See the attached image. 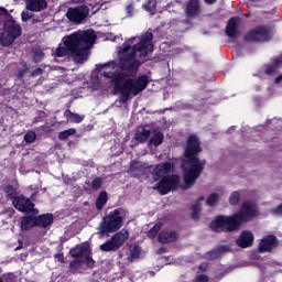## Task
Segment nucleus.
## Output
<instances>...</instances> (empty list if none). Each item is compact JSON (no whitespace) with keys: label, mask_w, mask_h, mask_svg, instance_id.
Instances as JSON below:
<instances>
[{"label":"nucleus","mask_w":282,"mask_h":282,"mask_svg":"<svg viewBox=\"0 0 282 282\" xmlns=\"http://www.w3.org/2000/svg\"><path fill=\"white\" fill-rule=\"evenodd\" d=\"M153 33L145 32L143 36L139 40L137 44L132 47L129 44H126L119 53V67L123 74H118L115 77L113 89L116 94H120L119 101L121 105L129 102L131 96H138L133 86V79L131 76L138 74L140 69V61L135 57L139 53V58L141 61H149V54L153 52ZM127 78V79H126Z\"/></svg>","instance_id":"1"},{"label":"nucleus","mask_w":282,"mask_h":282,"mask_svg":"<svg viewBox=\"0 0 282 282\" xmlns=\"http://www.w3.org/2000/svg\"><path fill=\"white\" fill-rule=\"evenodd\" d=\"M203 152L204 148H202L199 137L191 134L186 140L183 156L180 159L183 184H178V188H182V191L193 188L197 184V180L204 174L206 159H199Z\"/></svg>","instance_id":"2"},{"label":"nucleus","mask_w":282,"mask_h":282,"mask_svg":"<svg viewBox=\"0 0 282 282\" xmlns=\"http://www.w3.org/2000/svg\"><path fill=\"white\" fill-rule=\"evenodd\" d=\"M257 217V206L251 200H245L240 209L232 215H217L210 221L209 228L213 232H239L243 224Z\"/></svg>","instance_id":"3"},{"label":"nucleus","mask_w":282,"mask_h":282,"mask_svg":"<svg viewBox=\"0 0 282 282\" xmlns=\"http://www.w3.org/2000/svg\"><path fill=\"white\" fill-rule=\"evenodd\" d=\"M64 46H58L55 50V56L57 58H64V56H72L75 63L83 64L87 61V48L83 47L78 33L74 32L69 35H65L62 39Z\"/></svg>","instance_id":"4"},{"label":"nucleus","mask_w":282,"mask_h":282,"mask_svg":"<svg viewBox=\"0 0 282 282\" xmlns=\"http://www.w3.org/2000/svg\"><path fill=\"white\" fill-rule=\"evenodd\" d=\"M127 217V210L120 207L109 213V215L102 217V221L97 228L98 239H105L112 232H118L122 228V221Z\"/></svg>","instance_id":"5"},{"label":"nucleus","mask_w":282,"mask_h":282,"mask_svg":"<svg viewBox=\"0 0 282 282\" xmlns=\"http://www.w3.org/2000/svg\"><path fill=\"white\" fill-rule=\"evenodd\" d=\"M0 32H2V47H10L14 43V40L23 34L21 24L17 23V20L12 18L4 21Z\"/></svg>","instance_id":"6"},{"label":"nucleus","mask_w":282,"mask_h":282,"mask_svg":"<svg viewBox=\"0 0 282 282\" xmlns=\"http://www.w3.org/2000/svg\"><path fill=\"white\" fill-rule=\"evenodd\" d=\"M129 239V230L122 229L111 236L109 240L99 246L101 252H118Z\"/></svg>","instance_id":"7"},{"label":"nucleus","mask_w":282,"mask_h":282,"mask_svg":"<svg viewBox=\"0 0 282 282\" xmlns=\"http://www.w3.org/2000/svg\"><path fill=\"white\" fill-rule=\"evenodd\" d=\"M272 35L270 29L263 25H258L253 30L247 32L243 36L245 43H270Z\"/></svg>","instance_id":"8"},{"label":"nucleus","mask_w":282,"mask_h":282,"mask_svg":"<svg viewBox=\"0 0 282 282\" xmlns=\"http://www.w3.org/2000/svg\"><path fill=\"white\" fill-rule=\"evenodd\" d=\"M89 17V7L79 4L77 7H69L66 12V19L70 23H83Z\"/></svg>","instance_id":"9"},{"label":"nucleus","mask_w":282,"mask_h":282,"mask_svg":"<svg viewBox=\"0 0 282 282\" xmlns=\"http://www.w3.org/2000/svg\"><path fill=\"white\" fill-rule=\"evenodd\" d=\"M177 186V174L163 176L160 182L153 187L160 195H169L173 188Z\"/></svg>","instance_id":"10"},{"label":"nucleus","mask_w":282,"mask_h":282,"mask_svg":"<svg viewBox=\"0 0 282 282\" xmlns=\"http://www.w3.org/2000/svg\"><path fill=\"white\" fill-rule=\"evenodd\" d=\"M76 32L82 47L86 48V58H88L89 48L94 47V43H96V39H98V36L96 35V32L94 30H79Z\"/></svg>","instance_id":"11"},{"label":"nucleus","mask_w":282,"mask_h":282,"mask_svg":"<svg viewBox=\"0 0 282 282\" xmlns=\"http://www.w3.org/2000/svg\"><path fill=\"white\" fill-rule=\"evenodd\" d=\"M129 173L132 175V177H142L143 180H147V177L151 175V165L140 161H132L130 164Z\"/></svg>","instance_id":"12"},{"label":"nucleus","mask_w":282,"mask_h":282,"mask_svg":"<svg viewBox=\"0 0 282 282\" xmlns=\"http://www.w3.org/2000/svg\"><path fill=\"white\" fill-rule=\"evenodd\" d=\"M99 74L100 76H104V78H110L113 85L116 83V76H118V74H124V72H118V62L112 61L104 64L99 68Z\"/></svg>","instance_id":"13"},{"label":"nucleus","mask_w":282,"mask_h":282,"mask_svg":"<svg viewBox=\"0 0 282 282\" xmlns=\"http://www.w3.org/2000/svg\"><path fill=\"white\" fill-rule=\"evenodd\" d=\"M12 205L14 209L20 213H32L34 210V203L23 194L18 195L17 198L12 200Z\"/></svg>","instance_id":"14"},{"label":"nucleus","mask_w":282,"mask_h":282,"mask_svg":"<svg viewBox=\"0 0 282 282\" xmlns=\"http://www.w3.org/2000/svg\"><path fill=\"white\" fill-rule=\"evenodd\" d=\"M280 243L281 242L276 236L268 235L259 241L258 252H272L274 248H279Z\"/></svg>","instance_id":"15"},{"label":"nucleus","mask_w":282,"mask_h":282,"mask_svg":"<svg viewBox=\"0 0 282 282\" xmlns=\"http://www.w3.org/2000/svg\"><path fill=\"white\" fill-rule=\"evenodd\" d=\"M171 169H173V165L169 161L156 164L151 171L154 182H159V180H162V177L169 176Z\"/></svg>","instance_id":"16"},{"label":"nucleus","mask_w":282,"mask_h":282,"mask_svg":"<svg viewBox=\"0 0 282 282\" xmlns=\"http://www.w3.org/2000/svg\"><path fill=\"white\" fill-rule=\"evenodd\" d=\"M239 23H241V18L239 17H232L228 20L225 33L229 39L239 36Z\"/></svg>","instance_id":"17"},{"label":"nucleus","mask_w":282,"mask_h":282,"mask_svg":"<svg viewBox=\"0 0 282 282\" xmlns=\"http://www.w3.org/2000/svg\"><path fill=\"white\" fill-rule=\"evenodd\" d=\"M238 248H251L254 245V234L250 230H243L240 232L236 240Z\"/></svg>","instance_id":"18"},{"label":"nucleus","mask_w":282,"mask_h":282,"mask_svg":"<svg viewBox=\"0 0 282 282\" xmlns=\"http://www.w3.org/2000/svg\"><path fill=\"white\" fill-rule=\"evenodd\" d=\"M185 14L187 19H197L202 14L199 0H188L186 3Z\"/></svg>","instance_id":"19"},{"label":"nucleus","mask_w":282,"mask_h":282,"mask_svg":"<svg viewBox=\"0 0 282 282\" xmlns=\"http://www.w3.org/2000/svg\"><path fill=\"white\" fill-rule=\"evenodd\" d=\"M26 10L30 12H43L47 10V0H25Z\"/></svg>","instance_id":"20"},{"label":"nucleus","mask_w":282,"mask_h":282,"mask_svg":"<svg viewBox=\"0 0 282 282\" xmlns=\"http://www.w3.org/2000/svg\"><path fill=\"white\" fill-rule=\"evenodd\" d=\"M177 239V231L163 229L159 232L158 241L160 243H173Z\"/></svg>","instance_id":"21"},{"label":"nucleus","mask_w":282,"mask_h":282,"mask_svg":"<svg viewBox=\"0 0 282 282\" xmlns=\"http://www.w3.org/2000/svg\"><path fill=\"white\" fill-rule=\"evenodd\" d=\"M132 86L134 87V93L142 94L147 87H149V77L147 75H141L135 79H132Z\"/></svg>","instance_id":"22"},{"label":"nucleus","mask_w":282,"mask_h":282,"mask_svg":"<svg viewBox=\"0 0 282 282\" xmlns=\"http://www.w3.org/2000/svg\"><path fill=\"white\" fill-rule=\"evenodd\" d=\"M54 224V215L43 214L35 217V225L37 228H47Z\"/></svg>","instance_id":"23"},{"label":"nucleus","mask_w":282,"mask_h":282,"mask_svg":"<svg viewBox=\"0 0 282 282\" xmlns=\"http://www.w3.org/2000/svg\"><path fill=\"white\" fill-rule=\"evenodd\" d=\"M20 228L23 231L32 230L36 228V216H24L21 218Z\"/></svg>","instance_id":"24"},{"label":"nucleus","mask_w":282,"mask_h":282,"mask_svg":"<svg viewBox=\"0 0 282 282\" xmlns=\"http://www.w3.org/2000/svg\"><path fill=\"white\" fill-rule=\"evenodd\" d=\"M149 138H151V130H147L144 127H139L137 129L134 140L139 142V144H144Z\"/></svg>","instance_id":"25"},{"label":"nucleus","mask_w":282,"mask_h":282,"mask_svg":"<svg viewBox=\"0 0 282 282\" xmlns=\"http://www.w3.org/2000/svg\"><path fill=\"white\" fill-rule=\"evenodd\" d=\"M3 193H4V197L7 199H11L13 202V199H17L19 196V187L14 186V185H4L2 188Z\"/></svg>","instance_id":"26"},{"label":"nucleus","mask_w":282,"mask_h":282,"mask_svg":"<svg viewBox=\"0 0 282 282\" xmlns=\"http://www.w3.org/2000/svg\"><path fill=\"white\" fill-rule=\"evenodd\" d=\"M89 247L77 245L75 248H72L69 250V254L73 259H80L85 254V252H88Z\"/></svg>","instance_id":"27"},{"label":"nucleus","mask_w":282,"mask_h":282,"mask_svg":"<svg viewBox=\"0 0 282 282\" xmlns=\"http://www.w3.org/2000/svg\"><path fill=\"white\" fill-rule=\"evenodd\" d=\"M64 117L66 118V120H68V122H75L76 124H80V122H83V120H85V116L74 113L69 109H66L64 111Z\"/></svg>","instance_id":"28"},{"label":"nucleus","mask_w":282,"mask_h":282,"mask_svg":"<svg viewBox=\"0 0 282 282\" xmlns=\"http://www.w3.org/2000/svg\"><path fill=\"white\" fill-rule=\"evenodd\" d=\"M164 142V133L162 131H154L153 135L149 140V144L152 147H160Z\"/></svg>","instance_id":"29"},{"label":"nucleus","mask_w":282,"mask_h":282,"mask_svg":"<svg viewBox=\"0 0 282 282\" xmlns=\"http://www.w3.org/2000/svg\"><path fill=\"white\" fill-rule=\"evenodd\" d=\"M108 199L107 193L105 191L100 192L95 204L97 210H102V207L107 204Z\"/></svg>","instance_id":"30"},{"label":"nucleus","mask_w":282,"mask_h":282,"mask_svg":"<svg viewBox=\"0 0 282 282\" xmlns=\"http://www.w3.org/2000/svg\"><path fill=\"white\" fill-rule=\"evenodd\" d=\"M75 133H76V129L70 128L68 130H64V131L58 132L57 138L62 142H65V141L69 140V137L74 135Z\"/></svg>","instance_id":"31"},{"label":"nucleus","mask_w":282,"mask_h":282,"mask_svg":"<svg viewBox=\"0 0 282 282\" xmlns=\"http://www.w3.org/2000/svg\"><path fill=\"white\" fill-rule=\"evenodd\" d=\"M143 10L150 12V14H155V10H158V0H148L143 4Z\"/></svg>","instance_id":"32"},{"label":"nucleus","mask_w":282,"mask_h":282,"mask_svg":"<svg viewBox=\"0 0 282 282\" xmlns=\"http://www.w3.org/2000/svg\"><path fill=\"white\" fill-rule=\"evenodd\" d=\"M192 219H202V203L192 205Z\"/></svg>","instance_id":"33"},{"label":"nucleus","mask_w":282,"mask_h":282,"mask_svg":"<svg viewBox=\"0 0 282 282\" xmlns=\"http://www.w3.org/2000/svg\"><path fill=\"white\" fill-rule=\"evenodd\" d=\"M160 230H162V224L158 223L148 231L149 239H155L160 235Z\"/></svg>","instance_id":"34"},{"label":"nucleus","mask_w":282,"mask_h":282,"mask_svg":"<svg viewBox=\"0 0 282 282\" xmlns=\"http://www.w3.org/2000/svg\"><path fill=\"white\" fill-rule=\"evenodd\" d=\"M241 202V194L238 191H235L229 196L230 206H237Z\"/></svg>","instance_id":"35"},{"label":"nucleus","mask_w":282,"mask_h":282,"mask_svg":"<svg viewBox=\"0 0 282 282\" xmlns=\"http://www.w3.org/2000/svg\"><path fill=\"white\" fill-rule=\"evenodd\" d=\"M24 142L26 144H34L36 142V132L34 130H30L24 134Z\"/></svg>","instance_id":"36"},{"label":"nucleus","mask_w":282,"mask_h":282,"mask_svg":"<svg viewBox=\"0 0 282 282\" xmlns=\"http://www.w3.org/2000/svg\"><path fill=\"white\" fill-rule=\"evenodd\" d=\"M134 12H135V2L133 0H130L126 6V14L127 17L131 18L133 17Z\"/></svg>","instance_id":"37"},{"label":"nucleus","mask_w":282,"mask_h":282,"mask_svg":"<svg viewBox=\"0 0 282 282\" xmlns=\"http://www.w3.org/2000/svg\"><path fill=\"white\" fill-rule=\"evenodd\" d=\"M218 202H219V194L218 193L210 194L206 199L207 206H215V204H217Z\"/></svg>","instance_id":"38"},{"label":"nucleus","mask_w":282,"mask_h":282,"mask_svg":"<svg viewBox=\"0 0 282 282\" xmlns=\"http://www.w3.org/2000/svg\"><path fill=\"white\" fill-rule=\"evenodd\" d=\"M83 263H84L83 259L75 258L74 260H72L69 262V268H70V270H78L79 268L83 267Z\"/></svg>","instance_id":"39"},{"label":"nucleus","mask_w":282,"mask_h":282,"mask_svg":"<svg viewBox=\"0 0 282 282\" xmlns=\"http://www.w3.org/2000/svg\"><path fill=\"white\" fill-rule=\"evenodd\" d=\"M91 188L93 191H100L102 188V178L97 176L91 182Z\"/></svg>","instance_id":"40"},{"label":"nucleus","mask_w":282,"mask_h":282,"mask_svg":"<svg viewBox=\"0 0 282 282\" xmlns=\"http://www.w3.org/2000/svg\"><path fill=\"white\" fill-rule=\"evenodd\" d=\"M130 258L140 259V246H133L130 248Z\"/></svg>","instance_id":"41"},{"label":"nucleus","mask_w":282,"mask_h":282,"mask_svg":"<svg viewBox=\"0 0 282 282\" xmlns=\"http://www.w3.org/2000/svg\"><path fill=\"white\" fill-rule=\"evenodd\" d=\"M216 251L218 252V256L221 257V254L226 252H230V246L228 245H220L216 247Z\"/></svg>","instance_id":"42"},{"label":"nucleus","mask_w":282,"mask_h":282,"mask_svg":"<svg viewBox=\"0 0 282 282\" xmlns=\"http://www.w3.org/2000/svg\"><path fill=\"white\" fill-rule=\"evenodd\" d=\"M206 256L212 261H215V260L219 259V253H218L216 248L212 249L210 251H207Z\"/></svg>","instance_id":"43"},{"label":"nucleus","mask_w":282,"mask_h":282,"mask_svg":"<svg viewBox=\"0 0 282 282\" xmlns=\"http://www.w3.org/2000/svg\"><path fill=\"white\" fill-rule=\"evenodd\" d=\"M28 72H30V68H28L26 65H24L22 68H19L18 73H17L18 80H21L23 78V76H25V74H28Z\"/></svg>","instance_id":"44"},{"label":"nucleus","mask_w":282,"mask_h":282,"mask_svg":"<svg viewBox=\"0 0 282 282\" xmlns=\"http://www.w3.org/2000/svg\"><path fill=\"white\" fill-rule=\"evenodd\" d=\"M264 73L267 74V76H274V75H276V65H272V64L268 65L265 67Z\"/></svg>","instance_id":"45"},{"label":"nucleus","mask_w":282,"mask_h":282,"mask_svg":"<svg viewBox=\"0 0 282 282\" xmlns=\"http://www.w3.org/2000/svg\"><path fill=\"white\" fill-rule=\"evenodd\" d=\"M32 17H34V13H30L28 11H22V13H21V20L23 23H28V21H30V19H32Z\"/></svg>","instance_id":"46"},{"label":"nucleus","mask_w":282,"mask_h":282,"mask_svg":"<svg viewBox=\"0 0 282 282\" xmlns=\"http://www.w3.org/2000/svg\"><path fill=\"white\" fill-rule=\"evenodd\" d=\"M85 261H86L87 268H94V265L96 264V261H94V258H91L90 253L85 256Z\"/></svg>","instance_id":"47"},{"label":"nucleus","mask_w":282,"mask_h":282,"mask_svg":"<svg viewBox=\"0 0 282 282\" xmlns=\"http://www.w3.org/2000/svg\"><path fill=\"white\" fill-rule=\"evenodd\" d=\"M210 279L206 274H197L193 282H209Z\"/></svg>","instance_id":"48"},{"label":"nucleus","mask_w":282,"mask_h":282,"mask_svg":"<svg viewBox=\"0 0 282 282\" xmlns=\"http://www.w3.org/2000/svg\"><path fill=\"white\" fill-rule=\"evenodd\" d=\"M272 215H275L276 217H282V204L278 205L271 210Z\"/></svg>","instance_id":"49"},{"label":"nucleus","mask_w":282,"mask_h":282,"mask_svg":"<svg viewBox=\"0 0 282 282\" xmlns=\"http://www.w3.org/2000/svg\"><path fill=\"white\" fill-rule=\"evenodd\" d=\"M54 259H56L59 263H65V253H63V251H58L54 256Z\"/></svg>","instance_id":"50"},{"label":"nucleus","mask_w":282,"mask_h":282,"mask_svg":"<svg viewBox=\"0 0 282 282\" xmlns=\"http://www.w3.org/2000/svg\"><path fill=\"white\" fill-rule=\"evenodd\" d=\"M32 19V23H43L44 21V18L43 15H36L33 13V17L31 18Z\"/></svg>","instance_id":"51"},{"label":"nucleus","mask_w":282,"mask_h":282,"mask_svg":"<svg viewBox=\"0 0 282 282\" xmlns=\"http://www.w3.org/2000/svg\"><path fill=\"white\" fill-rule=\"evenodd\" d=\"M43 74V68L37 67L35 69L32 70L31 73V77L32 78H36V76H41Z\"/></svg>","instance_id":"52"},{"label":"nucleus","mask_w":282,"mask_h":282,"mask_svg":"<svg viewBox=\"0 0 282 282\" xmlns=\"http://www.w3.org/2000/svg\"><path fill=\"white\" fill-rule=\"evenodd\" d=\"M198 270H200V272H207L208 271V262H202L198 265Z\"/></svg>","instance_id":"53"},{"label":"nucleus","mask_w":282,"mask_h":282,"mask_svg":"<svg viewBox=\"0 0 282 282\" xmlns=\"http://www.w3.org/2000/svg\"><path fill=\"white\" fill-rule=\"evenodd\" d=\"M207 6H215L217 3V0H204Z\"/></svg>","instance_id":"54"},{"label":"nucleus","mask_w":282,"mask_h":282,"mask_svg":"<svg viewBox=\"0 0 282 282\" xmlns=\"http://www.w3.org/2000/svg\"><path fill=\"white\" fill-rule=\"evenodd\" d=\"M280 64H281V59H279V58H274L273 59V64L272 65H275V67H279Z\"/></svg>","instance_id":"55"},{"label":"nucleus","mask_w":282,"mask_h":282,"mask_svg":"<svg viewBox=\"0 0 282 282\" xmlns=\"http://www.w3.org/2000/svg\"><path fill=\"white\" fill-rule=\"evenodd\" d=\"M274 83L276 85H279L280 83H282V75L278 76L275 79H274Z\"/></svg>","instance_id":"56"},{"label":"nucleus","mask_w":282,"mask_h":282,"mask_svg":"<svg viewBox=\"0 0 282 282\" xmlns=\"http://www.w3.org/2000/svg\"><path fill=\"white\" fill-rule=\"evenodd\" d=\"M0 12H2V14H8V10L3 7H0Z\"/></svg>","instance_id":"57"},{"label":"nucleus","mask_w":282,"mask_h":282,"mask_svg":"<svg viewBox=\"0 0 282 282\" xmlns=\"http://www.w3.org/2000/svg\"><path fill=\"white\" fill-rule=\"evenodd\" d=\"M199 202H204V196H202V197L199 198Z\"/></svg>","instance_id":"58"},{"label":"nucleus","mask_w":282,"mask_h":282,"mask_svg":"<svg viewBox=\"0 0 282 282\" xmlns=\"http://www.w3.org/2000/svg\"><path fill=\"white\" fill-rule=\"evenodd\" d=\"M177 182H178V184H180V176H177Z\"/></svg>","instance_id":"59"},{"label":"nucleus","mask_w":282,"mask_h":282,"mask_svg":"<svg viewBox=\"0 0 282 282\" xmlns=\"http://www.w3.org/2000/svg\"><path fill=\"white\" fill-rule=\"evenodd\" d=\"M0 282H3V279L0 278Z\"/></svg>","instance_id":"60"}]
</instances>
